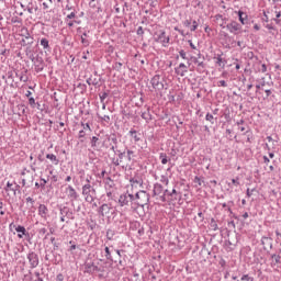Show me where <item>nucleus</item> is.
<instances>
[{
	"label": "nucleus",
	"mask_w": 281,
	"mask_h": 281,
	"mask_svg": "<svg viewBox=\"0 0 281 281\" xmlns=\"http://www.w3.org/2000/svg\"><path fill=\"white\" fill-rule=\"evenodd\" d=\"M47 181H49V179L47 180L45 178L40 179L41 190H45V186H47Z\"/></svg>",
	"instance_id": "obj_50"
},
{
	"label": "nucleus",
	"mask_w": 281,
	"mask_h": 281,
	"mask_svg": "<svg viewBox=\"0 0 281 281\" xmlns=\"http://www.w3.org/2000/svg\"><path fill=\"white\" fill-rule=\"evenodd\" d=\"M85 137H87V132L85 130L79 131L78 139H80L81 144L85 142Z\"/></svg>",
	"instance_id": "obj_40"
},
{
	"label": "nucleus",
	"mask_w": 281,
	"mask_h": 281,
	"mask_svg": "<svg viewBox=\"0 0 281 281\" xmlns=\"http://www.w3.org/2000/svg\"><path fill=\"white\" fill-rule=\"evenodd\" d=\"M154 196H160V194H164L165 190H164V186L159 182H156L154 184Z\"/></svg>",
	"instance_id": "obj_25"
},
{
	"label": "nucleus",
	"mask_w": 281,
	"mask_h": 281,
	"mask_svg": "<svg viewBox=\"0 0 281 281\" xmlns=\"http://www.w3.org/2000/svg\"><path fill=\"white\" fill-rule=\"evenodd\" d=\"M90 144H91V148H93V150H95V148H98V146H100V138L98 136H92Z\"/></svg>",
	"instance_id": "obj_32"
},
{
	"label": "nucleus",
	"mask_w": 281,
	"mask_h": 281,
	"mask_svg": "<svg viewBox=\"0 0 281 281\" xmlns=\"http://www.w3.org/2000/svg\"><path fill=\"white\" fill-rule=\"evenodd\" d=\"M37 160L40 164H43L45 161V157L43 155V151H41V154L37 155Z\"/></svg>",
	"instance_id": "obj_61"
},
{
	"label": "nucleus",
	"mask_w": 281,
	"mask_h": 281,
	"mask_svg": "<svg viewBox=\"0 0 281 281\" xmlns=\"http://www.w3.org/2000/svg\"><path fill=\"white\" fill-rule=\"evenodd\" d=\"M46 159H49L53 166H58V164H60V159H58V157L54 154H46Z\"/></svg>",
	"instance_id": "obj_30"
},
{
	"label": "nucleus",
	"mask_w": 281,
	"mask_h": 281,
	"mask_svg": "<svg viewBox=\"0 0 281 281\" xmlns=\"http://www.w3.org/2000/svg\"><path fill=\"white\" fill-rule=\"evenodd\" d=\"M111 188H115V182L111 177H108L105 181V190H111Z\"/></svg>",
	"instance_id": "obj_34"
},
{
	"label": "nucleus",
	"mask_w": 281,
	"mask_h": 281,
	"mask_svg": "<svg viewBox=\"0 0 281 281\" xmlns=\"http://www.w3.org/2000/svg\"><path fill=\"white\" fill-rule=\"evenodd\" d=\"M154 41L162 47H168L170 45V35H167L166 31L160 30L154 34Z\"/></svg>",
	"instance_id": "obj_5"
},
{
	"label": "nucleus",
	"mask_w": 281,
	"mask_h": 281,
	"mask_svg": "<svg viewBox=\"0 0 281 281\" xmlns=\"http://www.w3.org/2000/svg\"><path fill=\"white\" fill-rule=\"evenodd\" d=\"M165 194L168 196V201L170 203H175L176 201H181V192L177 191V189H172L171 191L165 189Z\"/></svg>",
	"instance_id": "obj_10"
},
{
	"label": "nucleus",
	"mask_w": 281,
	"mask_h": 281,
	"mask_svg": "<svg viewBox=\"0 0 281 281\" xmlns=\"http://www.w3.org/2000/svg\"><path fill=\"white\" fill-rule=\"evenodd\" d=\"M122 66H123L122 63L116 61V63L113 65V69H115L116 71H121V70H122Z\"/></svg>",
	"instance_id": "obj_55"
},
{
	"label": "nucleus",
	"mask_w": 281,
	"mask_h": 281,
	"mask_svg": "<svg viewBox=\"0 0 281 281\" xmlns=\"http://www.w3.org/2000/svg\"><path fill=\"white\" fill-rule=\"evenodd\" d=\"M175 72L177 74V76L183 78L188 72V66H186V64L183 63H180L179 66L175 68Z\"/></svg>",
	"instance_id": "obj_19"
},
{
	"label": "nucleus",
	"mask_w": 281,
	"mask_h": 281,
	"mask_svg": "<svg viewBox=\"0 0 281 281\" xmlns=\"http://www.w3.org/2000/svg\"><path fill=\"white\" fill-rule=\"evenodd\" d=\"M81 44L83 45V47H89V45H91V42L89 41V31H85L81 34Z\"/></svg>",
	"instance_id": "obj_28"
},
{
	"label": "nucleus",
	"mask_w": 281,
	"mask_h": 281,
	"mask_svg": "<svg viewBox=\"0 0 281 281\" xmlns=\"http://www.w3.org/2000/svg\"><path fill=\"white\" fill-rule=\"evenodd\" d=\"M101 104H104V100L109 98V92H103L99 94Z\"/></svg>",
	"instance_id": "obj_49"
},
{
	"label": "nucleus",
	"mask_w": 281,
	"mask_h": 281,
	"mask_svg": "<svg viewBox=\"0 0 281 281\" xmlns=\"http://www.w3.org/2000/svg\"><path fill=\"white\" fill-rule=\"evenodd\" d=\"M4 190L7 192H13V196H16V192H19V190H21V186L16 184V182H7V186L4 187Z\"/></svg>",
	"instance_id": "obj_13"
},
{
	"label": "nucleus",
	"mask_w": 281,
	"mask_h": 281,
	"mask_svg": "<svg viewBox=\"0 0 281 281\" xmlns=\"http://www.w3.org/2000/svg\"><path fill=\"white\" fill-rule=\"evenodd\" d=\"M105 236H106V239H108V240H115V231L109 228V229L106 231Z\"/></svg>",
	"instance_id": "obj_35"
},
{
	"label": "nucleus",
	"mask_w": 281,
	"mask_h": 281,
	"mask_svg": "<svg viewBox=\"0 0 281 281\" xmlns=\"http://www.w3.org/2000/svg\"><path fill=\"white\" fill-rule=\"evenodd\" d=\"M133 157H135V151L132 149L119 151L116 154V158H112V165L122 166V168H128L131 166V161H133Z\"/></svg>",
	"instance_id": "obj_1"
},
{
	"label": "nucleus",
	"mask_w": 281,
	"mask_h": 281,
	"mask_svg": "<svg viewBox=\"0 0 281 281\" xmlns=\"http://www.w3.org/2000/svg\"><path fill=\"white\" fill-rule=\"evenodd\" d=\"M110 150H112L114 153V155H117L119 153L122 151V150L117 149V145H112Z\"/></svg>",
	"instance_id": "obj_58"
},
{
	"label": "nucleus",
	"mask_w": 281,
	"mask_h": 281,
	"mask_svg": "<svg viewBox=\"0 0 281 281\" xmlns=\"http://www.w3.org/2000/svg\"><path fill=\"white\" fill-rule=\"evenodd\" d=\"M98 117H99V120H100L101 123L111 124V116H109V115L100 116V115L98 114Z\"/></svg>",
	"instance_id": "obj_37"
},
{
	"label": "nucleus",
	"mask_w": 281,
	"mask_h": 281,
	"mask_svg": "<svg viewBox=\"0 0 281 281\" xmlns=\"http://www.w3.org/2000/svg\"><path fill=\"white\" fill-rule=\"evenodd\" d=\"M26 258L29 260V265H30L31 269H36V267H38L41 261H40L38 255L36 252L29 251Z\"/></svg>",
	"instance_id": "obj_12"
},
{
	"label": "nucleus",
	"mask_w": 281,
	"mask_h": 281,
	"mask_svg": "<svg viewBox=\"0 0 281 281\" xmlns=\"http://www.w3.org/2000/svg\"><path fill=\"white\" fill-rule=\"evenodd\" d=\"M82 126V131H85L87 133V131L91 132V125H89V123H81Z\"/></svg>",
	"instance_id": "obj_57"
},
{
	"label": "nucleus",
	"mask_w": 281,
	"mask_h": 281,
	"mask_svg": "<svg viewBox=\"0 0 281 281\" xmlns=\"http://www.w3.org/2000/svg\"><path fill=\"white\" fill-rule=\"evenodd\" d=\"M159 159H160L162 166H166V164H168V155L166 153H160Z\"/></svg>",
	"instance_id": "obj_36"
},
{
	"label": "nucleus",
	"mask_w": 281,
	"mask_h": 281,
	"mask_svg": "<svg viewBox=\"0 0 281 281\" xmlns=\"http://www.w3.org/2000/svg\"><path fill=\"white\" fill-rule=\"evenodd\" d=\"M173 30H175V32H178L182 36H188V33H186V31L179 29V26H175Z\"/></svg>",
	"instance_id": "obj_56"
},
{
	"label": "nucleus",
	"mask_w": 281,
	"mask_h": 281,
	"mask_svg": "<svg viewBox=\"0 0 281 281\" xmlns=\"http://www.w3.org/2000/svg\"><path fill=\"white\" fill-rule=\"evenodd\" d=\"M104 251H105L106 260H113V256L111 255V249L108 246H105Z\"/></svg>",
	"instance_id": "obj_44"
},
{
	"label": "nucleus",
	"mask_w": 281,
	"mask_h": 281,
	"mask_svg": "<svg viewBox=\"0 0 281 281\" xmlns=\"http://www.w3.org/2000/svg\"><path fill=\"white\" fill-rule=\"evenodd\" d=\"M240 281H254V277H250L249 274H243Z\"/></svg>",
	"instance_id": "obj_54"
},
{
	"label": "nucleus",
	"mask_w": 281,
	"mask_h": 281,
	"mask_svg": "<svg viewBox=\"0 0 281 281\" xmlns=\"http://www.w3.org/2000/svg\"><path fill=\"white\" fill-rule=\"evenodd\" d=\"M65 194L70 203H74V201H78V199H80L78 191H76V189L70 184L65 188Z\"/></svg>",
	"instance_id": "obj_7"
},
{
	"label": "nucleus",
	"mask_w": 281,
	"mask_h": 281,
	"mask_svg": "<svg viewBox=\"0 0 281 281\" xmlns=\"http://www.w3.org/2000/svg\"><path fill=\"white\" fill-rule=\"evenodd\" d=\"M100 78H98V77H93V76H91V77H89L88 79H87V85H89V86H91L92 85V87H100Z\"/></svg>",
	"instance_id": "obj_29"
},
{
	"label": "nucleus",
	"mask_w": 281,
	"mask_h": 281,
	"mask_svg": "<svg viewBox=\"0 0 281 281\" xmlns=\"http://www.w3.org/2000/svg\"><path fill=\"white\" fill-rule=\"evenodd\" d=\"M150 85L153 87V89H155V91H164V79L161 78L160 75H155L151 79H150Z\"/></svg>",
	"instance_id": "obj_8"
},
{
	"label": "nucleus",
	"mask_w": 281,
	"mask_h": 281,
	"mask_svg": "<svg viewBox=\"0 0 281 281\" xmlns=\"http://www.w3.org/2000/svg\"><path fill=\"white\" fill-rule=\"evenodd\" d=\"M34 10L36 12V10H38V7L34 5L33 2H29L26 5V11L29 12V14H34Z\"/></svg>",
	"instance_id": "obj_33"
},
{
	"label": "nucleus",
	"mask_w": 281,
	"mask_h": 281,
	"mask_svg": "<svg viewBox=\"0 0 281 281\" xmlns=\"http://www.w3.org/2000/svg\"><path fill=\"white\" fill-rule=\"evenodd\" d=\"M229 188H232V186H235L236 188H238V186H240V178L236 177L232 179V183H228Z\"/></svg>",
	"instance_id": "obj_39"
},
{
	"label": "nucleus",
	"mask_w": 281,
	"mask_h": 281,
	"mask_svg": "<svg viewBox=\"0 0 281 281\" xmlns=\"http://www.w3.org/2000/svg\"><path fill=\"white\" fill-rule=\"evenodd\" d=\"M210 228H211L213 232H216V231L218 229V224L216 223V220L211 218Z\"/></svg>",
	"instance_id": "obj_38"
},
{
	"label": "nucleus",
	"mask_w": 281,
	"mask_h": 281,
	"mask_svg": "<svg viewBox=\"0 0 281 281\" xmlns=\"http://www.w3.org/2000/svg\"><path fill=\"white\" fill-rule=\"evenodd\" d=\"M71 19H76V12H71L65 18V23H69V21H72Z\"/></svg>",
	"instance_id": "obj_51"
},
{
	"label": "nucleus",
	"mask_w": 281,
	"mask_h": 281,
	"mask_svg": "<svg viewBox=\"0 0 281 281\" xmlns=\"http://www.w3.org/2000/svg\"><path fill=\"white\" fill-rule=\"evenodd\" d=\"M81 194L86 201V203H93L98 196V192L95 188L91 184H83L81 188Z\"/></svg>",
	"instance_id": "obj_3"
},
{
	"label": "nucleus",
	"mask_w": 281,
	"mask_h": 281,
	"mask_svg": "<svg viewBox=\"0 0 281 281\" xmlns=\"http://www.w3.org/2000/svg\"><path fill=\"white\" fill-rule=\"evenodd\" d=\"M15 232L18 233V238H23V236H30V233L27 229H25V226L18 225L15 226Z\"/></svg>",
	"instance_id": "obj_24"
},
{
	"label": "nucleus",
	"mask_w": 281,
	"mask_h": 281,
	"mask_svg": "<svg viewBox=\"0 0 281 281\" xmlns=\"http://www.w3.org/2000/svg\"><path fill=\"white\" fill-rule=\"evenodd\" d=\"M20 36H22L24 40L30 38V42H26V45H33L34 44V37L30 34V31L27 27H22L20 31Z\"/></svg>",
	"instance_id": "obj_17"
},
{
	"label": "nucleus",
	"mask_w": 281,
	"mask_h": 281,
	"mask_svg": "<svg viewBox=\"0 0 281 281\" xmlns=\"http://www.w3.org/2000/svg\"><path fill=\"white\" fill-rule=\"evenodd\" d=\"M160 201H161L162 203H166V201H168V195H166V189H165L162 195H160Z\"/></svg>",
	"instance_id": "obj_63"
},
{
	"label": "nucleus",
	"mask_w": 281,
	"mask_h": 281,
	"mask_svg": "<svg viewBox=\"0 0 281 281\" xmlns=\"http://www.w3.org/2000/svg\"><path fill=\"white\" fill-rule=\"evenodd\" d=\"M226 30L229 34H233V36H238L243 34V24L238 23L236 20H231L226 24Z\"/></svg>",
	"instance_id": "obj_6"
},
{
	"label": "nucleus",
	"mask_w": 281,
	"mask_h": 281,
	"mask_svg": "<svg viewBox=\"0 0 281 281\" xmlns=\"http://www.w3.org/2000/svg\"><path fill=\"white\" fill-rule=\"evenodd\" d=\"M261 245L263 247V251H268V247H269V249H273V238L262 236L261 237ZM268 254H269V251H268Z\"/></svg>",
	"instance_id": "obj_14"
},
{
	"label": "nucleus",
	"mask_w": 281,
	"mask_h": 281,
	"mask_svg": "<svg viewBox=\"0 0 281 281\" xmlns=\"http://www.w3.org/2000/svg\"><path fill=\"white\" fill-rule=\"evenodd\" d=\"M38 166H41V162H38V160L35 159V160L32 162V165H31V170H32L33 172H36V170H38Z\"/></svg>",
	"instance_id": "obj_41"
},
{
	"label": "nucleus",
	"mask_w": 281,
	"mask_h": 281,
	"mask_svg": "<svg viewBox=\"0 0 281 281\" xmlns=\"http://www.w3.org/2000/svg\"><path fill=\"white\" fill-rule=\"evenodd\" d=\"M134 199L139 201L138 205H148L150 201V194H148L146 191H139L135 194Z\"/></svg>",
	"instance_id": "obj_11"
},
{
	"label": "nucleus",
	"mask_w": 281,
	"mask_h": 281,
	"mask_svg": "<svg viewBox=\"0 0 281 281\" xmlns=\"http://www.w3.org/2000/svg\"><path fill=\"white\" fill-rule=\"evenodd\" d=\"M205 69V63L204 61H200L198 63V68H196V71L199 74H203V70Z\"/></svg>",
	"instance_id": "obj_43"
},
{
	"label": "nucleus",
	"mask_w": 281,
	"mask_h": 281,
	"mask_svg": "<svg viewBox=\"0 0 281 281\" xmlns=\"http://www.w3.org/2000/svg\"><path fill=\"white\" fill-rule=\"evenodd\" d=\"M38 43L41 47H43L44 52H52V46H49V40H47V37H41Z\"/></svg>",
	"instance_id": "obj_22"
},
{
	"label": "nucleus",
	"mask_w": 281,
	"mask_h": 281,
	"mask_svg": "<svg viewBox=\"0 0 281 281\" xmlns=\"http://www.w3.org/2000/svg\"><path fill=\"white\" fill-rule=\"evenodd\" d=\"M26 203H30L31 206L34 207V203H36V201L34 200V198L27 196V198H26Z\"/></svg>",
	"instance_id": "obj_59"
},
{
	"label": "nucleus",
	"mask_w": 281,
	"mask_h": 281,
	"mask_svg": "<svg viewBox=\"0 0 281 281\" xmlns=\"http://www.w3.org/2000/svg\"><path fill=\"white\" fill-rule=\"evenodd\" d=\"M16 78H19L20 82H29L30 77L27 76V69H23L21 71H15Z\"/></svg>",
	"instance_id": "obj_20"
},
{
	"label": "nucleus",
	"mask_w": 281,
	"mask_h": 281,
	"mask_svg": "<svg viewBox=\"0 0 281 281\" xmlns=\"http://www.w3.org/2000/svg\"><path fill=\"white\" fill-rule=\"evenodd\" d=\"M140 117L147 123L150 122V120H153V114H150V108H148L147 111L142 112Z\"/></svg>",
	"instance_id": "obj_31"
},
{
	"label": "nucleus",
	"mask_w": 281,
	"mask_h": 281,
	"mask_svg": "<svg viewBox=\"0 0 281 281\" xmlns=\"http://www.w3.org/2000/svg\"><path fill=\"white\" fill-rule=\"evenodd\" d=\"M236 45H237V42L235 40H232L231 44L226 45V48L232 49V47H236Z\"/></svg>",
	"instance_id": "obj_62"
},
{
	"label": "nucleus",
	"mask_w": 281,
	"mask_h": 281,
	"mask_svg": "<svg viewBox=\"0 0 281 281\" xmlns=\"http://www.w3.org/2000/svg\"><path fill=\"white\" fill-rule=\"evenodd\" d=\"M132 201H135V195H133L131 193H122L119 196L117 203H119V206L121 207L122 212H126V210H128V207H131Z\"/></svg>",
	"instance_id": "obj_4"
},
{
	"label": "nucleus",
	"mask_w": 281,
	"mask_h": 281,
	"mask_svg": "<svg viewBox=\"0 0 281 281\" xmlns=\"http://www.w3.org/2000/svg\"><path fill=\"white\" fill-rule=\"evenodd\" d=\"M95 271H99V268H98V266H95V263H93V262L85 263V273L93 274V273H95Z\"/></svg>",
	"instance_id": "obj_21"
},
{
	"label": "nucleus",
	"mask_w": 281,
	"mask_h": 281,
	"mask_svg": "<svg viewBox=\"0 0 281 281\" xmlns=\"http://www.w3.org/2000/svg\"><path fill=\"white\" fill-rule=\"evenodd\" d=\"M270 258H271V267H277V265H281V249L270 255Z\"/></svg>",
	"instance_id": "obj_18"
},
{
	"label": "nucleus",
	"mask_w": 281,
	"mask_h": 281,
	"mask_svg": "<svg viewBox=\"0 0 281 281\" xmlns=\"http://www.w3.org/2000/svg\"><path fill=\"white\" fill-rule=\"evenodd\" d=\"M205 120H206V122L214 124V115H212L211 113H206Z\"/></svg>",
	"instance_id": "obj_53"
},
{
	"label": "nucleus",
	"mask_w": 281,
	"mask_h": 281,
	"mask_svg": "<svg viewBox=\"0 0 281 281\" xmlns=\"http://www.w3.org/2000/svg\"><path fill=\"white\" fill-rule=\"evenodd\" d=\"M217 87H227V81L225 80L217 81Z\"/></svg>",
	"instance_id": "obj_64"
},
{
	"label": "nucleus",
	"mask_w": 281,
	"mask_h": 281,
	"mask_svg": "<svg viewBox=\"0 0 281 281\" xmlns=\"http://www.w3.org/2000/svg\"><path fill=\"white\" fill-rule=\"evenodd\" d=\"M99 216H102L103 218H115L117 214V209L113 207V204L110 203H103L98 210H97Z\"/></svg>",
	"instance_id": "obj_2"
},
{
	"label": "nucleus",
	"mask_w": 281,
	"mask_h": 281,
	"mask_svg": "<svg viewBox=\"0 0 281 281\" xmlns=\"http://www.w3.org/2000/svg\"><path fill=\"white\" fill-rule=\"evenodd\" d=\"M37 212L38 216H41V218H43L44 221H47V218H49V209H47V205L40 204Z\"/></svg>",
	"instance_id": "obj_15"
},
{
	"label": "nucleus",
	"mask_w": 281,
	"mask_h": 281,
	"mask_svg": "<svg viewBox=\"0 0 281 281\" xmlns=\"http://www.w3.org/2000/svg\"><path fill=\"white\" fill-rule=\"evenodd\" d=\"M130 182L132 183V186H135V183L142 186V183H144L139 178H131Z\"/></svg>",
	"instance_id": "obj_45"
},
{
	"label": "nucleus",
	"mask_w": 281,
	"mask_h": 281,
	"mask_svg": "<svg viewBox=\"0 0 281 281\" xmlns=\"http://www.w3.org/2000/svg\"><path fill=\"white\" fill-rule=\"evenodd\" d=\"M193 181H194V183H198L199 187H202L203 183H205V181L202 178H200L199 176H196Z\"/></svg>",
	"instance_id": "obj_52"
},
{
	"label": "nucleus",
	"mask_w": 281,
	"mask_h": 281,
	"mask_svg": "<svg viewBox=\"0 0 281 281\" xmlns=\"http://www.w3.org/2000/svg\"><path fill=\"white\" fill-rule=\"evenodd\" d=\"M29 104L31 109H36V100L34 99V97L29 98Z\"/></svg>",
	"instance_id": "obj_48"
},
{
	"label": "nucleus",
	"mask_w": 281,
	"mask_h": 281,
	"mask_svg": "<svg viewBox=\"0 0 281 281\" xmlns=\"http://www.w3.org/2000/svg\"><path fill=\"white\" fill-rule=\"evenodd\" d=\"M80 23H82L80 20H70L66 25H68V27H74V25H80Z\"/></svg>",
	"instance_id": "obj_42"
},
{
	"label": "nucleus",
	"mask_w": 281,
	"mask_h": 281,
	"mask_svg": "<svg viewBox=\"0 0 281 281\" xmlns=\"http://www.w3.org/2000/svg\"><path fill=\"white\" fill-rule=\"evenodd\" d=\"M214 59L216 60V65L218 67L225 68V65H227V60L223 58V54H217Z\"/></svg>",
	"instance_id": "obj_27"
},
{
	"label": "nucleus",
	"mask_w": 281,
	"mask_h": 281,
	"mask_svg": "<svg viewBox=\"0 0 281 281\" xmlns=\"http://www.w3.org/2000/svg\"><path fill=\"white\" fill-rule=\"evenodd\" d=\"M33 65H34V71L36 74H41V71H43V69H45V60L43 59V57L37 56V57H33L31 58Z\"/></svg>",
	"instance_id": "obj_9"
},
{
	"label": "nucleus",
	"mask_w": 281,
	"mask_h": 281,
	"mask_svg": "<svg viewBox=\"0 0 281 281\" xmlns=\"http://www.w3.org/2000/svg\"><path fill=\"white\" fill-rule=\"evenodd\" d=\"M60 216H66L67 218H74V213L69 206H61L59 209Z\"/></svg>",
	"instance_id": "obj_23"
},
{
	"label": "nucleus",
	"mask_w": 281,
	"mask_h": 281,
	"mask_svg": "<svg viewBox=\"0 0 281 281\" xmlns=\"http://www.w3.org/2000/svg\"><path fill=\"white\" fill-rule=\"evenodd\" d=\"M160 182L164 183V186H168V183H170V180L168 179V176L161 175Z\"/></svg>",
	"instance_id": "obj_46"
},
{
	"label": "nucleus",
	"mask_w": 281,
	"mask_h": 281,
	"mask_svg": "<svg viewBox=\"0 0 281 281\" xmlns=\"http://www.w3.org/2000/svg\"><path fill=\"white\" fill-rule=\"evenodd\" d=\"M128 135L134 139L135 144H137V142H142V134L137 133L134 128L130 130Z\"/></svg>",
	"instance_id": "obj_26"
},
{
	"label": "nucleus",
	"mask_w": 281,
	"mask_h": 281,
	"mask_svg": "<svg viewBox=\"0 0 281 281\" xmlns=\"http://www.w3.org/2000/svg\"><path fill=\"white\" fill-rule=\"evenodd\" d=\"M199 30V22L196 20L192 21V26L190 27L191 32H196Z\"/></svg>",
	"instance_id": "obj_47"
},
{
	"label": "nucleus",
	"mask_w": 281,
	"mask_h": 281,
	"mask_svg": "<svg viewBox=\"0 0 281 281\" xmlns=\"http://www.w3.org/2000/svg\"><path fill=\"white\" fill-rule=\"evenodd\" d=\"M11 23H23V20L19 16H14L11 19Z\"/></svg>",
	"instance_id": "obj_60"
},
{
	"label": "nucleus",
	"mask_w": 281,
	"mask_h": 281,
	"mask_svg": "<svg viewBox=\"0 0 281 281\" xmlns=\"http://www.w3.org/2000/svg\"><path fill=\"white\" fill-rule=\"evenodd\" d=\"M235 13L238 15V19L240 22L239 25L243 26V25L249 24V15L246 12L239 10V11H235Z\"/></svg>",
	"instance_id": "obj_16"
}]
</instances>
